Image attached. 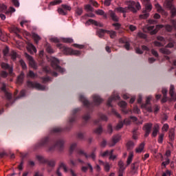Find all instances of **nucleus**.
Wrapping results in <instances>:
<instances>
[{
	"label": "nucleus",
	"instance_id": "5701e85b",
	"mask_svg": "<svg viewBox=\"0 0 176 176\" xmlns=\"http://www.w3.org/2000/svg\"><path fill=\"white\" fill-rule=\"evenodd\" d=\"M32 38L34 39L35 43H36V45H38L39 41H41V36L39 35H38L36 33H32Z\"/></svg>",
	"mask_w": 176,
	"mask_h": 176
},
{
	"label": "nucleus",
	"instance_id": "1a4fd4ad",
	"mask_svg": "<svg viewBox=\"0 0 176 176\" xmlns=\"http://www.w3.org/2000/svg\"><path fill=\"white\" fill-rule=\"evenodd\" d=\"M121 138L120 135L113 136L111 141L109 142V146H115L120 141Z\"/></svg>",
	"mask_w": 176,
	"mask_h": 176
},
{
	"label": "nucleus",
	"instance_id": "e2e57ef3",
	"mask_svg": "<svg viewBox=\"0 0 176 176\" xmlns=\"http://www.w3.org/2000/svg\"><path fill=\"white\" fill-rule=\"evenodd\" d=\"M12 2L16 8H19V6H20V3H19L18 0H12Z\"/></svg>",
	"mask_w": 176,
	"mask_h": 176
},
{
	"label": "nucleus",
	"instance_id": "bb28decb",
	"mask_svg": "<svg viewBox=\"0 0 176 176\" xmlns=\"http://www.w3.org/2000/svg\"><path fill=\"white\" fill-rule=\"evenodd\" d=\"M105 33H107V30H104V29H100L97 32V34H98L99 38H103Z\"/></svg>",
	"mask_w": 176,
	"mask_h": 176
},
{
	"label": "nucleus",
	"instance_id": "603ef678",
	"mask_svg": "<svg viewBox=\"0 0 176 176\" xmlns=\"http://www.w3.org/2000/svg\"><path fill=\"white\" fill-rule=\"evenodd\" d=\"M48 166H50V167H54V166H56V161H54V160H50L47 162Z\"/></svg>",
	"mask_w": 176,
	"mask_h": 176
},
{
	"label": "nucleus",
	"instance_id": "052dcab7",
	"mask_svg": "<svg viewBox=\"0 0 176 176\" xmlns=\"http://www.w3.org/2000/svg\"><path fill=\"white\" fill-rule=\"evenodd\" d=\"M94 133H96V134H101V133H102V127L99 126L94 131Z\"/></svg>",
	"mask_w": 176,
	"mask_h": 176
},
{
	"label": "nucleus",
	"instance_id": "cd10ccee",
	"mask_svg": "<svg viewBox=\"0 0 176 176\" xmlns=\"http://www.w3.org/2000/svg\"><path fill=\"white\" fill-rule=\"evenodd\" d=\"M175 137V130L172 129L169 131V138L170 140H171V141H173Z\"/></svg>",
	"mask_w": 176,
	"mask_h": 176
},
{
	"label": "nucleus",
	"instance_id": "680f3d73",
	"mask_svg": "<svg viewBox=\"0 0 176 176\" xmlns=\"http://www.w3.org/2000/svg\"><path fill=\"white\" fill-rule=\"evenodd\" d=\"M123 127V122H120L116 126V130H120Z\"/></svg>",
	"mask_w": 176,
	"mask_h": 176
},
{
	"label": "nucleus",
	"instance_id": "79ce46f5",
	"mask_svg": "<svg viewBox=\"0 0 176 176\" xmlns=\"http://www.w3.org/2000/svg\"><path fill=\"white\" fill-rule=\"evenodd\" d=\"M60 167H61L64 170L65 173H68V168L67 167V165H65V164L61 162L60 164Z\"/></svg>",
	"mask_w": 176,
	"mask_h": 176
},
{
	"label": "nucleus",
	"instance_id": "f257e3e1",
	"mask_svg": "<svg viewBox=\"0 0 176 176\" xmlns=\"http://www.w3.org/2000/svg\"><path fill=\"white\" fill-rule=\"evenodd\" d=\"M124 3L127 7H117L115 8V12L117 13H129V12H132V13H137V11L141 9V4H140L139 2L129 0L126 1Z\"/></svg>",
	"mask_w": 176,
	"mask_h": 176
},
{
	"label": "nucleus",
	"instance_id": "9b49d317",
	"mask_svg": "<svg viewBox=\"0 0 176 176\" xmlns=\"http://www.w3.org/2000/svg\"><path fill=\"white\" fill-rule=\"evenodd\" d=\"M77 153L78 155H82L83 156H85L86 159H88L89 157H91L93 160H96V153L94 152L92 153L90 155H87V154L85 153L83 150H78Z\"/></svg>",
	"mask_w": 176,
	"mask_h": 176
},
{
	"label": "nucleus",
	"instance_id": "c03bdc74",
	"mask_svg": "<svg viewBox=\"0 0 176 176\" xmlns=\"http://www.w3.org/2000/svg\"><path fill=\"white\" fill-rule=\"evenodd\" d=\"M1 67L3 69H8V68L10 67L9 64L6 63H1Z\"/></svg>",
	"mask_w": 176,
	"mask_h": 176
},
{
	"label": "nucleus",
	"instance_id": "dca6fc26",
	"mask_svg": "<svg viewBox=\"0 0 176 176\" xmlns=\"http://www.w3.org/2000/svg\"><path fill=\"white\" fill-rule=\"evenodd\" d=\"M27 49L28 52L31 53V54L33 53H36V47H35L31 43H28Z\"/></svg>",
	"mask_w": 176,
	"mask_h": 176
},
{
	"label": "nucleus",
	"instance_id": "09e8293b",
	"mask_svg": "<svg viewBox=\"0 0 176 176\" xmlns=\"http://www.w3.org/2000/svg\"><path fill=\"white\" fill-rule=\"evenodd\" d=\"M75 148H76V144L75 143H73L70 145V147H69L70 153H72L74 151H75Z\"/></svg>",
	"mask_w": 176,
	"mask_h": 176
},
{
	"label": "nucleus",
	"instance_id": "2eb2a0df",
	"mask_svg": "<svg viewBox=\"0 0 176 176\" xmlns=\"http://www.w3.org/2000/svg\"><path fill=\"white\" fill-rule=\"evenodd\" d=\"M151 100H152V97H147L146 104L144 105V108L146 109V111H148V112H152V107H148V105L151 104Z\"/></svg>",
	"mask_w": 176,
	"mask_h": 176
},
{
	"label": "nucleus",
	"instance_id": "39448f33",
	"mask_svg": "<svg viewBox=\"0 0 176 176\" xmlns=\"http://www.w3.org/2000/svg\"><path fill=\"white\" fill-rule=\"evenodd\" d=\"M153 126V124L152 123H146L143 126V130L145 131L144 137H148L149 134H151V131L152 130V126Z\"/></svg>",
	"mask_w": 176,
	"mask_h": 176
},
{
	"label": "nucleus",
	"instance_id": "49530a36",
	"mask_svg": "<svg viewBox=\"0 0 176 176\" xmlns=\"http://www.w3.org/2000/svg\"><path fill=\"white\" fill-rule=\"evenodd\" d=\"M164 138V134H163V133L160 134V135L158 137V142H159V144H163Z\"/></svg>",
	"mask_w": 176,
	"mask_h": 176
},
{
	"label": "nucleus",
	"instance_id": "473e14b6",
	"mask_svg": "<svg viewBox=\"0 0 176 176\" xmlns=\"http://www.w3.org/2000/svg\"><path fill=\"white\" fill-rule=\"evenodd\" d=\"M118 166L120 168V171H124L126 166H124V164L122 161H119Z\"/></svg>",
	"mask_w": 176,
	"mask_h": 176
},
{
	"label": "nucleus",
	"instance_id": "0e129e2a",
	"mask_svg": "<svg viewBox=\"0 0 176 176\" xmlns=\"http://www.w3.org/2000/svg\"><path fill=\"white\" fill-rule=\"evenodd\" d=\"M69 173L71 176H78V175L76 174V172H75V170H74L72 168L69 169Z\"/></svg>",
	"mask_w": 176,
	"mask_h": 176
},
{
	"label": "nucleus",
	"instance_id": "7c9ffc66",
	"mask_svg": "<svg viewBox=\"0 0 176 176\" xmlns=\"http://www.w3.org/2000/svg\"><path fill=\"white\" fill-rule=\"evenodd\" d=\"M58 13L62 16H67V11L64 8H58Z\"/></svg>",
	"mask_w": 176,
	"mask_h": 176
},
{
	"label": "nucleus",
	"instance_id": "423d86ee",
	"mask_svg": "<svg viewBox=\"0 0 176 176\" xmlns=\"http://www.w3.org/2000/svg\"><path fill=\"white\" fill-rule=\"evenodd\" d=\"M26 58L29 61V64L32 68L34 69H36L38 68V65L35 63V60H34V58L32 56H30L28 54L25 53V54Z\"/></svg>",
	"mask_w": 176,
	"mask_h": 176
},
{
	"label": "nucleus",
	"instance_id": "4d7b16f0",
	"mask_svg": "<svg viewBox=\"0 0 176 176\" xmlns=\"http://www.w3.org/2000/svg\"><path fill=\"white\" fill-rule=\"evenodd\" d=\"M110 153H111V151H106L103 152L102 153H101V156H102V157H105L107 156H110Z\"/></svg>",
	"mask_w": 176,
	"mask_h": 176
},
{
	"label": "nucleus",
	"instance_id": "393cba45",
	"mask_svg": "<svg viewBox=\"0 0 176 176\" xmlns=\"http://www.w3.org/2000/svg\"><path fill=\"white\" fill-rule=\"evenodd\" d=\"M96 14H98L99 16H103L104 19H107V15L105 14V12L102 10H98L95 12Z\"/></svg>",
	"mask_w": 176,
	"mask_h": 176
},
{
	"label": "nucleus",
	"instance_id": "13d9d810",
	"mask_svg": "<svg viewBox=\"0 0 176 176\" xmlns=\"http://www.w3.org/2000/svg\"><path fill=\"white\" fill-rule=\"evenodd\" d=\"M146 8V10H147L148 12H151L152 10V4L150 3L148 4H146V6H144Z\"/></svg>",
	"mask_w": 176,
	"mask_h": 176
},
{
	"label": "nucleus",
	"instance_id": "f704fd0d",
	"mask_svg": "<svg viewBox=\"0 0 176 176\" xmlns=\"http://www.w3.org/2000/svg\"><path fill=\"white\" fill-rule=\"evenodd\" d=\"M80 101H82V102H83L84 105H86L87 107V105H89V100H86V98H85L83 96H80Z\"/></svg>",
	"mask_w": 176,
	"mask_h": 176
},
{
	"label": "nucleus",
	"instance_id": "de8ad7c7",
	"mask_svg": "<svg viewBox=\"0 0 176 176\" xmlns=\"http://www.w3.org/2000/svg\"><path fill=\"white\" fill-rule=\"evenodd\" d=\"M118 105L120 107V108L124 109L126 107H127V103L125 101H121L118 103Z\"/></svg>",
	"mask_w": 176,
	"mask_h": 176
},
{
	"label": "nucleus",
	"instance_id": "69168bd1",
	"mask_svg": "<svg viewBox=\"0 0 176 176\" xmlns=\"http://www.w3.org/2000/svg\"><path fill=\"white\" fill-rule=\"evenodd\" d=\"M131 167L132 170H137V168H138V163L135 162L132 164Z\"/></svg>",
	"mask_w": 176,
	"mask_h": 176
},
{
	"label": "nucleus",
	"instance_id": "412c9836",
	"mask_svg": "<svg viewBox=\"0 0 176 176\" xmlns=\"http://www.w3.org/2000/svg\"><path fill=\"white\" fill-rule=\"evenodd\" d=\"M120 98V97L119 96V95H116V96H111L107 102V105L108 107H112V105L111 104V101H114L115 100H119Z\"/></svg>",
	"mask_w": 176,
	"mask_h": 176
},
{
	"label": "nucleus",
	"instance_id": "aec40b11",
	"mask_svg": "<svg viewBox=\"0 0 176 176\" xmlns=\"http://www.w3.org/2000/svg\"><path fill=\"white\" fill-rule=\"evenodd\" d=\"M24 80V72H21L20 75L17 77L16 82L18 85H21Z\"/></svg>",
	"mask_w": 176,
	"mask_h": 176
},
{
	"label": "nucleus",
	"instance_id": "4468645a",
	"mask_svg": "<svg viewBox=\"0 0 176 176\" xmlns=\"http://www.w3.org/2000/svg\"><path fill=\"white\" fill-rule=\"evenodd\" d=\"M115 9H114V12L112 10H109V14L110 16V17L111 18V20H113V21H119V17L118 16V15H116V13H115Z\"/></svg>",
	"mask_w": 176,
	"mask_h": 176
},
{
	"label": "nucleus",
	"instance_id": "c756f323",
	"mask_svg": "<svg viewBox=\"0 0 176 176\" xmlns=\"http://www.w3.org/2000/svg\"><path fill=\"white\" fill-rule=\"evenodd\" d=\"M160 53H162V54H171V52L167 48H161L160 49Z\"/></svg>",
	"mask_w": 176,
	"mask_h": 176
},
{
	"label": "nucleus",
	"instance_id": "0eeeda50",
	"mask_svg": "<svg viewBox=\"0 0 176 176\" xmlns=\"http://www.w3.org/2000/svg\"><path fill=\"white\" fill-rule=\"evenodd\" d=\"M163 25H157L155 28V26H148L147 28L148 31H151V35H155V34H157V31L160 30V28H163ZM154 29V30H153Z\"/></svg>",
	"mask_w": 176,
	"mask_h": 176
},
{
	"label": "nucleus",
	"instance_id": "4be33fe9",
	"mask_svg": "<svg viewBox=\"0 0 176 176\" xmlns=\"http://www.w3.org/2000/svg\"><path fill=\"white\" fill-rule=\"evenodd\" d=\"M145 146V144L144 143H141L138 147L135 148V153H141L144 151V148Z\"/></svg>",
	"mask_w": 176,
	"mask_h": 176
},
{
	"label": "nucleus",
	"instance_id": "7ed1b4c3",
	"mask_svg": "<svg viewBox=\"0 0 176 176\" xmlns=\"http://www.w3.org/2000/svg\"><path fill=\"white\" fill-rule=\"evenodd\" d=\"M58 64H60V61L58 60V59L54 58L52 60L51 65L52 68H54V69H56V71H58V72H60V74L65 72V69L58 66Z\"/></svg>",
	"mask_w": 176,
	"mask_h": 176
},
{
	"label": "nucleus",
	"instance_id": "a18cd8bd",
	"mask_svg": "<svg viewBox=\"0 0 176 176\" xmlns=\"http://www.w3.org/2000/svg\"><path fill=\"white\" fill-rule=\"evenodd\" d=\"M169 94L172 98H173V97H174V85H170V90H169Z\"/></svg>",
	"mask_w": 176,
	"mask_h": 176
},
{
	"label": "nucleus",
	"instance_id": "f3484780",
	"mask_svg": "<svg viewBox=\"0 0 176 176\" xmlns=\"http://www.w3.org/2000/svg\"><path fill=\"white\" fill-rule=\"evenodd\" d=\"M106 34L109 35L111 39H115L118 36V33L115 30H107Z\"/></svg>",
	"mask_w": 176,
	"mask_h": 176
},
{
	"label": "nucleus",
	"instance_id": "6e6d98bb",
	"mask_svg": "<svg viewBox=\"0 0 176 176\" xmlns=\"http://www.w3.org/2000/svg\"><path fill=\"white\" fill-rule=\"evenodd\" d=\"M140 19L145 20L146 19H148L149 17V14L145 13L143 14L140 15Z\"/></svg>",
	"mask_w": 176,
	"mask_h": 176
},
{
	"label": "nucleus",
	"instance_id": "3c124183",
	"mask_svg": "<svg viewBox=\"0 0 176 176\" xmlns=\"http://www.w3.org/2000/svg\"><path fill=\"white\" fill-rule=\"evenodd\" d=\"M61 8H63L66 12L67 10H71V7L67 4H62Z\"/></svg>",
	"mask_w": 176,
	"mask_h": 176
},
{
	"label": "nucleus",
	"instance_id": "e433bc0d",
	"mask_svg": "<svg viewBox=\"0 0 176 176\" xmlns=\"http://www.w3.org/2000/svg\"><path fill=\"white\" fill-rule=\"evenodd\" d=\"M63 1L61 0H55L54 1H52L50 3V5L51 6H54V5H60V3H62Z\"/></svg>",
	"mask_w": 176,
	"mask_h": 176
},
{
	"label": "nucleus",
	"instance_id": "6ab92c4d",
	"mask_svg": "<svg viewBox=\"0 0 176 176\" xmlns=\"http://www.w3.org/2000/svg\"><path fill=\"white\" fill-rule=\"evenodd\" d=\"M87 166H82L81 167V171H82V173H87V170L88 168H89V171L90 173H93V166H91V164L90 163L87 164Z\"/></svg>",
	"mask_w": 176,
	"mask_h": 176
},
{
	"label": "nucleus",
	"instance_id": "a878e982",
	"mask_svg": "<svg viewBox=\"0 0 176 176\" xmlns=\"http://www.w3.org/2000/svg\"><path fill=\"white\" fill-rule=\"evenodd\" d=\"M94 101L97 105H98L102 102V99H101L98 96H94Z\"/></svg>",
	"mask_w": 176,
	"mask_h": 176
},
{
	"label": "nucleus",
	"instance_id": "a19ab883",
	"mask_svg": "<svg viewBox=\"0 0 176 176\" xmlns=\"http://www.w3.org/2000/svg\"><path fill=\"white\" fill-rule=\"evenodd\" d=\"M10 56H11L12 60H13L14 61L16 60V58H17V53H16V52L14 51L11 52Z\"/></svg>",
	"mask_w": 176,
	"mask_h": 176
},
{
	"label": "nucleus",
	"instance_id": "bf43d9fd",
	"mask_svg": "<svg viewBox=\"0 0 176 176\" xmlns=\"http://www.w3.org/2000/svg\"><path fill=\"white\" fill-rule=\"evenodd\" d=\"M76 13L78 14V16L82 15V13H83V9L77 8Z\"/></svg>",
	"mask_w": 176,
	"mask_h": 176
},
{
	"label": "nucleus",
	"instance_id": "864d4df0",
	"mask_svg": "<svg viewBox=\"0 0 176 176\" xmlns=\"http://www.w3.org/2000/svg\"><path fill=\"white\" fill-rule=\"evenodd\" d=\"M46 50L47 52V53H54V51H53V49L52 48V47L50 45H47L46 47Z\"/></svg>",
	"mask_w": 176,
	"mask_h": 176
},
{
	"label": "nucleus",
	"instance_id": "8fccbe9b",
	"mask_svg": "<svg viewBox=\"0 0 176 176\" xmlns=\"http://www.w3.org/2000/svg\"><path fill=\"white\" fill-rule=\"evenodd\" d=\"M19 64L23 69H25L27 68V64H25V62H24V60H20Z\"/></svg>",
	"mask_w": 176,
	"mask_h": 176
},
{
	"label": "nucleus",
	"instance_id": "774afa93",
	"mask_svg": "<svg viewBox=\"0 0 176 176\" xmlns=\"http://www.w3.org/2000/svg\"><path fill=\"white\" fill-rule=\"evenodd\" d=\"M168 124H164L162 126V131H167L168 130Z\"/></svg>",
	"mask_w": 176,
	"mask_h": 176
},
{
	"label": "nucleus",
	"instance_id": "ea45409f",
	"mask_svg": "<svg viewBox=\"0 0 176 176\" xmlns=\"http://www.w3.org/2000/svg\"><path fill=\"white\" fill-rule=\"evenodd\" d=\"M113 27H115L116 31H119L120 30V28L122 27V25L119 23H116L112 24Z\"/></svg>",
	"mask_w": 176,
	"mask_h": 176
},
{
	"label": "nucleus",
	"instance_id": "37998d69",
	"mask_svg": "<svg viewBox=\"0 0 176 176\" xmlns=\"http://www.w3.org/2000/svg\"><path fill=\"white\" fill-rule=\"evenodd\" d=\"M117 156L116 155H113V150H111L110 151V155H109V160H115V159H116Z\"/></svg>",
	"mask_w": 176,
	"mask_h": 176
},
{
	"label": "nucleus",
	"instance_id": "2f4dec72",
	"mask_svg": "<svg viewBox=\"0 0 176 176\" xmlns=\"http://www.w3.org/2000/svg\"><path fill=\"white\" fill-rule=\"evenodd\" d=\"M62 41L63 42V43H74V39L71 38H63L62 39Z\"/></svg>",
	"mask_w": 176,
	"mask_h": 176
},
{
	"label": "nucleus",
	"instance_id": "9d476101",
	"mask_svg": "<svg viewBox=\"0 0 176 176\" xmlns=\"http://www.w3.org/2000/svg\"><path fill=\"white\" fill-rule=\"evenodd\" d=\"M64 146V140H59L56 142V145L53 147H50L49 151H54V148H58L59 151H61Z\"/></svg>",
	"mask_w": 176,
	"mask_h": 176
},
{
	"label": "nucleus",
	"instance_id": "4c0bfd02",
	"mask_svg": "<svg viewBox=\"0 0 176 176\" xmlns=\"http://www.w3.org/2000/svg\"><path fill=\"white\" fill-rule=\"evenodd\" d=\"M155 8L159 13H163V12H164L163 8L161 7L160 4L159 3L155 4Z\"/></svg>",
	"mask_w": 176,
	"mask_h": 176
},
{
	"label": "nucleus",
	"instance_id": "58836bf2",
	"mask_svg": "<svg viewBox=\"0 0 176 176\" xmlns=\"http://www.w3.org/2000/svg\"><path fill=\"white\" fill-rule=\"evenodd\" d=\"M138 129L133 131V140H138V132H137Z\"/></svg>",
	"mask_w": 176,
	"mask_h": 176
},
{
	"label": "nucleus",
	"instance_id": "6e6552de",
	"mask_svg": "<svg viewBox=\"0 0 176 176\" xmlns=\"http://www.w3.org/2000/svg\"><path fill=\"white\" fill-rule=\"evenodd\" d=\"M57 47H59L60 49L61 52L64 53V54H71V52H72V49L70 47H67L65 46H63V44H57Z\"/></svg>",
	"mask_w": 176,
	"mask_h": 176
},
{
	"label": "nucleus",
	"instance_id": "a211bd4d",
	"mask_svg": "<svg viewBox=\"0 0 176 176\" xmlns=\"http://www.w3.org/2000/svg\"><path fill=\"white\" fill-rule=\"evenodd\" d=\"M87 24H94V25H96V27H100V28L104 27V24L100 22H97L96 21H94L93 19H89L87 22Z\"/></svg>",
	"mask_w": 176,
	"mask_h": 176
},
{
	"label": "nucleus",
	"instance_id": "20e7f679",
	"mask_svg": "<svg viewBox=\"0 0 176 176\" xmlns=\"http://www.w3.org/2000/svg\"><path fill=\"white\" fill-rule=\"evenodd\" d=\"M28 87H30L31 89H37V90H44L45 87L41 85L40 83L32 82V81H28L27 82Z\"/></svg>",
	"mask_w": 176,
	"mask_h": 176
},
{
	"label": "nucleus",
	"instance_id": "b1692460",
	"mask_svg": "<svg viewBox=\"0 0 176 176\" xmlns=\"http://www.w3.org/2000/svg\"><path fill=\"white\" fill-rule=\"evenodd\" d=\"M133 157H134V153H133V152H130L126 160L127 166H129V164H131V162H133Z\"/></svg>",
	"mask_w": 176,
	"mask_h": 176
},
{
	"label": "nucleus",
	"instance_id": "338daca9",
	"mask_svg": "<svg viewBox=\"0 0 176 176\" xmlns=\"http://www.w3.org/2000/svg\"><path fill=\"white\" fill-rule=\"evenodd\" d=\"M138 35L139 38H142L143 39H146V34H144L142 32H139L138 34Z\"/></svg>",
	"mask_w": 176,
	"mask_h": 176
},
{
	"label": "nucleus",
	"instance_id": "f03ea898",
	"mask_svg": "<svg viewBox=\"0 0 176 176\" xmlns=\"http://www.w3.org/2000/svg\"><path fill=\"white\" fill-rule=\"evenodd\" d=\"M173 1L174 0H166V1L164 2V5L166 8L170 9L171 21L173 23V25H175V22H174V21L173 20L174 17L176 16V8L173 5Z\"/></svg>",
	"mask_w": 176,
	"mask_h": 176
},
{
	"label": "nucleus",
	"instance_id": "5fc2aeb1",
	"mask_svg": "<svg viewBox=\"0 0 176 176\" xmlns=\"http://www.w3.org/2000/svg\"><path fill=\"white\" fill-rule=\"evenodd\" d=\"M70 54H73L74 56H79L80 54V51L74 50L72 49Z\"/></svg>",
	"mask_w": 176,
	"mask_h": 176
},
{
	"label": "nucleus",
	"instance_id": "72a5a7b5",
	"mask_svg": "<svg viewBox=\"0 0 176 176\" xmlns=\"http://www.w3.org/2000/svg\"><path fill=\"white\" fill-rule=\"evenodd\" d=\"M153 44L157 47H162V46H164V45H166V42L161 43V42H159V41H154Z\"/></svg>",
	"mask_w": 176,
	"mask_h": 176
},
{
	"label": "nucleus",
	"instance_id": "f8f14e48",
	"mask_svg": "<svg viewBox=\"0 0 176 176\" xmlns=\"http://www.w3.org/2000/svg\"><path fill=\"white\" fill-rule=\"evenodd\" d=\"M98 163L100 166H103L104 171L106 173H109V170H111V166H109V163L104 162L101 160H98Z\"/></svg>",
	"mask_w": 176,
	"mask_h": 176
},
{
	"label": "nucleus",
	"instance_id": "c9c22d12",
	"mask_svg": "<svg viewBox=\"0 0 176 176\" xmlns=\"http://www.w3.org/2000/svg\"><path fill=\"white\" fill-rule=\"evenodd\" d=\"M127 149H133L134 148V142L129 141L126 143Z\"/></svg>",
	"mask_w": 176,
	"mask_h": 176
},
{
	"label": "nucleus",
	"instance_id": "ddd939ff",
	"mask_svg": "<svg viewBox=\"0 0 176 176\" xmlns=\"http://www.w3.org/2000/svg\"><path fill=\"white\" fill-rule=\"evenodd\" d=\"M160 130V126H159V124H155L153 128L152 137H157Z\"/></svg>",
	"mask_w": 176,
	"mask_h": 176
},
{
	"label": "nucleus",
	"instance_id": "c85d7f7f",
	"mask_svg": "<svg viewBox=\"0 0 176 176\" xmlns=\"http://www.w3.org/2000/svg\"><path fill=\"white\" fill-rule=\"evenodd\" d=\"M28 76H29V78H31L32 79H35V78H38V74L34 73L32 70H30L29 73L28 74Z\"/></svg>",
	"mask_w": 176,
	"mask_h": 176
}]
</instances>
